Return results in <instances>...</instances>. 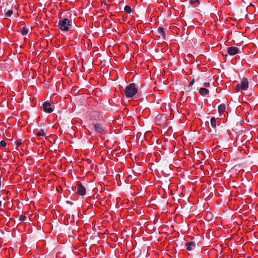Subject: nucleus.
Segmentation results:
<instances>
[{
    "label": "nucleus",
    "mask_w": 258,
    "mask_h": 258,
    "mask_svg": "<svg viewBox=\"0 0 258 258\" xmlns=\"http://www.w3.org/2000/svg\"><path fill=\"white\" fill-rule=\"evenodd\" d=\"M71 24V21L67 18H63L59 20L58 27L61 31H68L70 29Z\"/></svg>",
    "instance_id": "obj_2"
},
{
    "label": "nucleus",
    "mask_w": 258,
    "mask_h": 258,
    "mask_svg": "<svg viewBox=\"0 0 258 258\" xmlns=\"http://www.w3.org/2000/svg\"><path fill=\"white\" fill-rule=\"evenodd\" d=\"M158 32L163 38L165 37V33L164 29L162 27H160L158 28Z\"/></svg>",
    "instance_id": "obj_12"
},
{
    "label": "nucleus",
    "mask_w": 258,
    "mask_h": 258,
    "mask_svg": "<svg viewBox=\"0 0 258 258\" xmlns=\"http://www.w3.org/2000/svg\"><path fill=\"white\" fill-rule=\"evenodd\" d=\"M225 109H226L225 105L224 104H221L218 106V108L219 113L220 114H222V113H223L225 111Z\"/></svg>",
    "instance_id": "obj_10"
},
{
    "label": "nucleus",
    "mask_w": 258,
    "mask_h": 258,
    "mask_svg": "<svg viewBox=\"0 0 258 258\" xmlns=\"http://www.w3.org/2000/svg\"><path fill=\"white\" fill-rule=\"evenodd\" d=\"M94 128L97 133L100 134H103L104 133V128L100 124H95L94 125Z\"/></svg>",
    "instance_id": "obj_7"
},
{
    "label": "nucleus",
    "mask_w": 258,
    "mask_h": 258,
    "mask_svg": "<svg viewBox=\"0 0 258 258\" xmlns=\"http://www.w3.org/2000/svg\"><path fill=\"white\" fill-rule=\"evenodd\" d=\"M211 125L213 127L215 128L216 126V121L215 117H212L211 119Z\"/></svg>",
    "instance_id": "obj_13"
},
{
    "label": "nucleus",
    "mask_w": 258,
    "mask_h": 258,
    "mask_svg": "<svg viewBox=\"0 0 258 258\" xmlns=\"http://www.w3.org/2000/svg\"><path fill=\"white\" fill-rule=\"evenodd\" d=\"M76 192L80 196H84L86 192L85 186L80 182H78L76 186Z\"/></svg>",
    "instance_id": "obj_4"
},
{
    "label": "nucleus",
    "mask_w": 258,
    "mask_h": 258,
    "mask_svg": "<svg viewBox=\"0 0 258 258\" xmlns=\"http://www.w3.org/2000/svg\"><path fill=\"white\" fill-rule=\"evenodd\" d=\"M186 249L187 250H191L196 246V243L194 242H188L186 243Z\"/></svg>",
    "instance_id": "obj_8"
},
{
    "label": "nucleus",
    "mask_w": 258,
    "mask_h": 258,
    "mask_svg": "<svg viewBox=\"0 0 258 258\" xmlns=\"http://www.w3.org/2000/svg\"><path fill=\"white\" fill-rule=\"evenodd\" d=\"M43 109L45 112L47 113H51L53 110L52 105L47 102H44L43 104Z\"/></svg>",
    "instance_id": "obj_5"
},
{
    "label": "nucleus",
    "mask_w": 258,
    "mask_h": 258,
    "mask_svg": "<svg viewBox=\"0 0 258 258\" xmlns=\"http://www.w3.org/2000/svg\"><path fill=\"white\" fill-rule=\"evenodd\" d=\"M204 85L205 86V87H209L210 86V83H205L204 84Z\"/></svg>",
    "instance_id": "obj_21"
},
{
    "label": "nucleus",
    "mask_w": 258,
    "mask_h": 258,
    "mask_svg": "<svg viewBox=\"0 0 258 258\" xmlns=\"http://www.w3.org/2000/svg\"><path fill=\"white\" fill-rule=\"evenodd\" d=\"M138 92V87L135 83H131L127 86L122 92V94L127 98L134 96Z\"/></svg>",
    "instance_id": "obj_1"
},
{
    "label": "nucleus",
    "mask_w": 258,
    "mask_h": 258,
    "mask_svg": "<svg viewBox=\"0 0 258 258\" xmlns=\"http://www.w3.org/2000/svg\"><path fill=\"white\" fill-rule=\"evenodd\" d=\"M227 52L231 55H235L239 53V49L235 46H232L227 48Z\"/></svg>",
    "instance_id": "obj_6"
},
{
    "label": "nucleus",
    "mask_w": 258,
    "mask_h": 258,
    "mask_svg": "<svg viewBox=\"0 0 258 258\" xmlns=\"http://www.w3.org/2000/svg\"><path fill=\"white\" fill-rule=\"evenodd\" d=\"M1 205H2V202L0 201V207L1 206Z\"/></svg>",
    "instance_id": "obj_23"
},
{
    "label": "nucleus",
    "mask_w": 258,
    "mask_h": 258,
    "mask_svg": "<svg viewBox=\"0 0 258 258\" xmlns=\"http://www.w3.org/2000/svg\"><path fill=\"white\" fill-rule=\"evenodd\" d=\"M7 145V143L5 141H1L0 142V146L2 148H5Z\"/></svg>",
    "instance_id": "obj_16"
},
{
    "label": "nucleus",
    "mask_w": 258,
    "mask_h": 258,
    "mask_svg": "<svg viewBox=\"0 0 258 258\" xmlns=\"http://www.w3.org/2000/svg\"><path fill=\"white\" fill-rule=\"evenodd\" d=\"M194 83H195V80H194V79H192V80L190 81V83H189V85H188V87H190V86H191L194 84Z\"/></svg>",
    "instance_id": "obj_19"
},
{
    "label": "nucleus",
    "mask_w": 258,
    "mask_h": 258,
    "mask_svg": "<svg viewBox=\"0 0 258 258\" xmlns=\"http://www.w3.org/2000/svg\"><path fill=\"white\" fill-rule=\"evenodd\" d=\"M199 92L201 95L206 96L209 93V91L207 89L204 88H201L199 90Z\"/></svg>",
    "instance_id": "obj_9"
},
{
    "label": "nucleus",
    "mask_w": 258,
    "mask_h": 258,
    "mask_svg": "<svg viewBox=\"0 0 258 258\" xmlns=\"http://www.w3.org/2000/svg\"><path fill=\"white\" fill-rule=\"evenodd\" d=\"M248 87V82L246 78H243L240 83L237 84L235 87V89L236 91L238 92L240 90H246Z\"/></svg>",
    "instance_id": "obj_3"
},
{
    "label": "nucleus",
    "mask_w": 258,
    "mask_h": 258,
    "mask_svg": "<svg viewBox=\"0 0 258 258\" xmlns=\"http://www.w3.org/2000/svg\"><path fill=\"white\" fill-rule=\"evenodd\" d=\"M124 11L128 13V14H130L132 12V9L131 8V7L130 6H126L124 8Z\"/></svg>",
    "instance_id": "obj_14"
},
{
    "label": "nucleus",
    "mask_w": 258,
    "mask_h": 258,
    "mask_svg": "<svg viewBox=\"0 0 258 258\" xmlns=\"http://www.w3.org/2000/svg\"><path fill=\"white\" fill-rule=\"evenodd\" d=\"M191 1H192V2H193V3H194V2H196H196H198V0H191Z\"/></svg>",
    "instance_id": "obj_22"
},
{
    "label": "nucleus",
    "mask_w": 258,
    "mask_h": 258,
    "mask_svg": "<svg viewBox=\"0 0 258 258\" xmlns=\"http://www.w3.org/2000/svg\"><path fill=\"white\" fill-rule=\"evenodd\" d=\"M13 14V11L12 10H9L7 11V12L6 13V15L8 17H10Z\"/></svg>",
    "instance_id": "obj_17"
},
{
    "label": "nucleus",
    "mask_w": 258,
    "mask_h": 258,
    "mask_svg": "<svg viewBox=\"0 0 258 258\" xmlns=\"http://www.w3.org/2000/svg\"><path fill=\"white\" fill-rule=\"evenodd\" d=\"M26 218V217L25 216L21 215L19 216V219L20 221H24L25 220Z\"/></svg>",
    "instance_id": "obj_18"
},
{
    "label": "nucleus",
    "mask_w": 258,
    "mask_h": 258,
    "mask_svg": "<svg viewBox=\"0 0 258 258\" xmlns=\"http://www.w3.org/2000/svg\"><path fill=\"white\" fill-rule=\"evenodd\" d=\"M22 34L23 35H25L26 34H27L28 32V29L25 28V27H23L22 29Z\"/></svg>",
    "instance_id": "obj_15"
},
{
    "label": "nucleus",
    "mask_w": 258,
    "mask_h": 258,
    "mask_svg": "<svg viewBox=\"0 0 258 258\" xmlns=\"http://www.w3.org/2000/svg\"><path fill=\"white\" fill-rule=\"evenodd\" d=\"M36 135L38 137H43L46 135V132L44 130L40 129L37 131Z\"/></svg>",
    "instance_id": "obj_11"
},
{
    "label": "nucleus",
    "mask_w": 258,
    "mask_h": 258,
    "mask_svg": "<svg viewBox=\"0 0 258 258\" xmlns=\"http://www.w3.org/2000/svg\"><path fill=\"white\" fill-rule=\"evenodd\" d=\"M16 144L18 146H19L20 144H21V141H16Z\"/></svg>",
    "instance_id": "obj_20"
}]
</instances>
